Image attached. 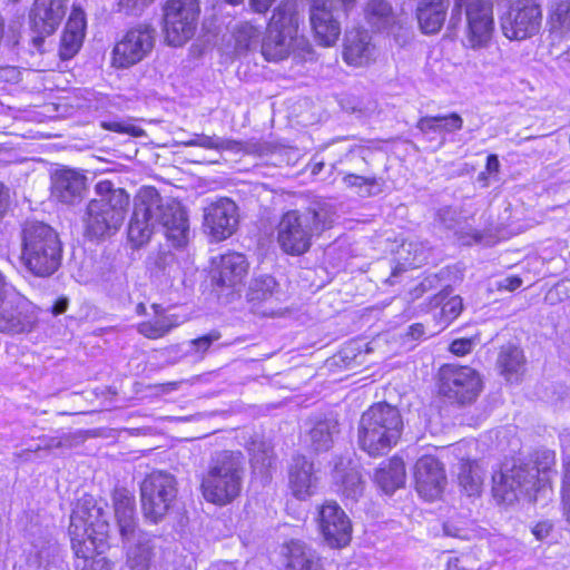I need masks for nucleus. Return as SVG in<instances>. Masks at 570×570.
<instances>
[{"mask_svg": "<svg viewBox=\"0 0 570 570\" xmlns=\"http://www.w3.org/2000/svg\"><path fill=\"white\" fill-rule=\"evenodd\" d=\"M112 503L121 540L129 543L139 533L135 497L126 488H116L112 492Z\"/></svg>", "mask_w": 570, "mask_h": 570, "instance_id": "5701e85b", "label": "nucleus"}, {"mask_svg": "<svg viewBox=\"0 0 570 570\" xmlns=\"http://www.w3.org/2000/svg\"><path fill=\"white\" fill-rule=\"evenodd\" d=\"M62 243L58 233L39 220L26 222L20 230L21 266L37 277L55 274L62 261Z\"/></svg>", "mask_w": 570, "mask_h": 570, "instance_id": "39448f33", "label": "nucleus"}, {"mask_svg": "<svg viewBox=\"0 0 570 570\" xmlns=\"http://www.w3.org/2000/svg\"><path fill=\"white\" fill-rule=\"evenodd\" d=\"M445 570H466V568L462 558L451 557L448 560Z\"/></svg>", "mask_w": 570, "mask_h": 570, "instance_id": "0e129e2a", "label": "nucleus"}, {"mask_svg": "<svg viewBox=\"0 0 570 570\" xmlns=\"http://www.w3.org/2000/svg\"><path fill=\"white\" fill-rule=\"evenodd\" d=\"M365 16L368 23L377 30L386 28L394 19L392 7L385 0H370L366 4Z\"/></svg>", "mask_w": 570, "mask_h": 570, "instance_id": "79ce46f5", "label": "nucleus"}, {"mask_svg": "<svg viewBox=\"0 0 570 570\" xmlns=\"http://www.w3.org/2000/svg\"><path fill=\"white\" fill-rule=\"evenodd\" d=\"M338 434V422L333 417H325L314 423L308 433V446L316 453L328 451Z\"/></svg>", "mask_w": 570, "mask_h": 570, "instance_id": "f704fd0d", "label": "nucleus"}, {"mask_svg": "<svg viewBox=\"0 0 570 570\" xmlns=\"http://www.w3.org/2000/svg\"><path fill=\"white\" fill-rule=\"evenodd\" d=\"M342 155L335 160L332 166L341 174H371L373 170L374 153L371 148L351 144L346 147L338 148Z\"/></svg>", "mask_w": 570, "mask_h": 570, "instance_id": "a878e982", "label": "nucleus"}, {"mask_svg": "<svg viewBox=\"0 0 570 570\" xmlns=\"http://www.w3.org/2000/svg\"><path fill=\"white\" fill-rule=\"evenodd\" d=\"M249 452L252 455L253 465H261L262 468L269 466L273 461L272 449L265 442H256L254 441L249 448Z\"/></svg>", "mask_w": 570, "mask_h": 570, "instance_id": "8fccbe9b", "label": "nucleus"}, {"mask_svg": "<svg viewBox=\"0 0 570 570\" xmlns=\"http://www.w3.org/2000/svg\"><path fill=\"white\" fill-rule=\"evenodd\" d=\"M482 390L479 373L469 367L445 364L439 372L440 394L450 403L465 406L478 399Z\"/></svg>", "mask_w": 570, "mask_h": 570, "instance_id": "f8f14e48", "label": "nucleus"}, {"mask_svg": "<svg viewBox=\"0 0 570 570\" xmlns=\"http://www.w3.org/2000/svg\"><path fill=\"white\" fill-rule=\"evenodd\" d=\"M562 489H564V490L570 489V458L564 462Z\"/></svg>", "mask_w": 570, "mask_h": 570, "instance_id": "774afa93", "label": "nucleus"}, {"mask_svg": "<svg viewBox=\"0 0 570 570\" xmlns=\"http://www.w3.org/2000/svg\"><path fill=\"white\" fill-rule=\"evenodd\" d=\"M147 267L154 278L167 283L175 278L179 272V263L176 255L167 247H160L147 258Z\"/></svg>", "mask_w": 570, "mask_h": 570, "instance_id": "473e14b6", "label": "nucleus"}, {"mask_svg": "<svg viewBox=\"0 0 570 570\" xmlns=\"http://www.w3.org/2000/svg\"><path fill=\"white\" fill-rule=\"evenodd\" d=\"M86 570H112V564L106 558L99 557Z\"/></svg>", "mask_w": 570, "mask_h": 570, "instance_id": "bf43d9fd", "label": "nucleus"}, {"mask_svg": "<svg viewBox=\"0 0 570 570\" xmlns=\"http://www.w3.org/2000/svg\"><path fill=\"white\" fill-rule=\"evenodd\" d=\"M340 16L341 10L334 8L333 2L314 1L311 8L309 20L315 39L320 45L330 47L337 41L341 35Z\"/></svg>", "mask_w": 570, "mask_h": 570, "instance_id": "aec40b11", "label": "nucleus"}, {"mask_svg": "<svg viewBox=\"0 0 570 570\" xmlns=\"http://www.w3.org/2000/svg\"><path fill=\"white\" fill-rule=\"evenodd\" d=\"M177 315H165L154 320L141 322L138 332L149 340H157L167 335L173 328L179 325Z\"/></svg>", "mask_w": 570, "mask_h": 570, "instance_id": "58836bf2", "label": "nucleus"}, {"mask_svg": "<svg viewBox=\"0 0 570 570\" xmlns=\"http://www.w3.org/2000/svg\"><path fill=\"white\" fill-rule=\"evenodd\" d=\"M245 464L240 451L223 450L212 454L200 480L204 499L224 507L238 498L243 489Z\"/></svg>", "mask_w": 570, "mask_h": 570, "instance_id": "423d86ee", "label": "nucleus"}, {"mask_svg": "<svg viewBox=\"0 0 570 570\" xmlns=\"http://www.w3.org/2000/svg\"><path fill=\"white\" fill-rule=\"evenodd\" d=\"M458 479L460 487L468 495H474L479 493L482 484V478L479 473V466L475 462L461 463Z\"/></svg>", "mask_w": 570, "mask_h": 570, "instance_id": "37998d69", "label": "nucleus"}, {"mask_svg": "<svg viewBox=\"0 0 570 570\" xmlns=\"http://www.w3.org/2000/svg\"><path fill=\"white\" fill-rule=\"evenodd\" d=\"M406 472L402 459L393 456L375 470L374 481L385 493H393L405 483Z\"/></svg>", "mask_w": 570, "mask_h": 570, "instance_id": "7c9ffc66", "label": "nucleus"}, {"mask_svg": "<svg viewBox=\"0 0 570 570\" xmlns=\"http://www.w3.org/2000/svg\"><path fill=\"white\" fill-rule=\"evenodd\" d=\"M522 285V279L519 276H508L503 278L499 286L500 288L508 289L510 292L515 291Z\"/></svg>", "mask_w": 570, "mask_h": 570, "instance_id": "4d7b16f0", "label": "nucleus"}, {"mask_svg": "<svg viewBox=\"0 0 570 570\" xmlns=\"http://www.w3.org/2000/svg\"><path fill=\"white\" fill-rule=\"evenodd\" d=\"M85 12L73 8L61 37L59 55L62 60L71 59L81 48L85 38Z\"/></svg>", "mask_w": 570, "mask_h": 570, "instance_id": "cd10ccee", "label": "nucleus"}, {"mask_svg": "<svg viewBox=\"0 0 570 570\" xmlns=\"http://www.w3.org/2000/svg\"><path fill=\"white\" fill-rule=\"evenodd\" d=\"M343 183L348 188H358L361 196H372L381 191V178L375 173L371 174H343Z\"/></svg>", "mask_w": 570, "mask_h": 570, "instance_id": "a19ab883", "label": "nucleus"}, {"mask_svg": "<svg viewBox=\"0 0 570 570\" xmlns=\"http://www.w3.org/2000/svg\"><path fill=\"white\" fill-rule=\"evenodd\" d=\"M402 265L405 268H416L423 265L428 259V250L422 244L415 242H404L397 252Z\"/></svg>", "mask_w": 570, "mask_h": 570, "instance_id": "c03bdc74", "label": "nucleus"}, {"mask_svg": "<svg viewBox=\"0 0 570 570\" xmlns=\"http://www.w3.org/2000/svg\"><path fill=\"white\" fill-rule=\"evenodd\" d=\"M298 18L292 3H282L275 10L261 43V51L268 61L288 57L297 37Z\"/></svg>", "mask_w": 570, "mask_h": 570, "instance_id": "9d476101", "label": "nucleus"}, {"mask_svg": "<svg viewBox=\"0 0 570 570\" xmlns=\"http://www.w3.org/2000/svg\"><path fill=\"white\" fill-rule=\"evenodd\" d=\"M416 129L428 139L434 140L435 137L432 135H442L440 122L436 116H424L421 117L416 124Z\"/></svg>", "mask_w": 570, "mask_h": 570, "instance_id": "603ef678", "label": "nucleus"}, {"mask_svg": "<svg viewBox=\"0 0 570 570\" xmlns=\"http://www.w3.org/2000/svg\"><path fill=\"white\" fill-rule=\"evenodd\" d=\"M278 293V284L272 275H257L252 278L247 298L249 302H265Z\"/></svg>", "mask_w": 570, "mask_h": 570, "instance_id": "4c0bfd02", "label": "nucleus"}, {"mask_svg": "<svg viewBox=\"0 0 570 570\" xmlns=\"http://www.w3.org/2000/svg\"><path fill=\"white\" fill-rule=\"evenodd\" d=\"M249 263L238 252H228L212 258L210 279L220 289L238 291L248 274Z\"/></svg>", "mask_w": 570, "mask_h": 570, "instance_id": "6ab92c4d", "label": "nucleus"}, {"mask_svg": "<svg viewBox=\"0 0 570 570\" xmlns=\"http://www.w3.org/2000/svg\"><path fill=\"white\" fill-rule=\"evenodd\" d=\"M184 146L187 147H202L205 149H213V150H230V151H240L242 142L228 139V138H222L216 135L208 136L205 134H195L194 138L184 141Z\"/></svg>", "mask_w": 570, "mask_h": 570, "instance_id": "ea45409f", "label": "nucleus"}, {"mask_svg": "<svg viewBox=\"0 0 570 570\" xmlns=\"http://www.w3.org/2000/svg\"><path fill=\"white\" fill-rule=\"evenodd\" d=\"M531 463L518 460L510 469L493 475V493L507 504H512L521 498L530 502L537 500V492L543 490L537 480V474L530 470Z\"/></svg>", "mask_w": 570, "mask_h": 570, "instance_id": "9b49d317", "label": "nucleus"}, {"mask_svg": "<svg viewBox=\"0 0 570 570\" xmlns=\"http://www.w3.org/2000/svg\"><path fill=\"white\" fill-rule=\"evenodd\" d=\"M9 205V190L0 183V219L3 217Z\"/></svg>", "mask_w": 570, "mask_h": 570, "instance_id": "052dcab7", "label": "nucleus"}, {"mask_svg": "<svg viewBox=\"0 0 570 570\" xmlns=\"http://www.w3.org/2000/svg\"><path fill=\"white\" fill-rule=\"evenodd\" d=\"M449 294L450 291H442L434 297L435 305H442L441 316L445 325L455 320L463 309L462 298L460 296L450 297L444 302Z\"/></svg>", "mask_w": 570, "mask_h": 570, "instance_id": "de8ad7c7", "label": "nucleus"}, {"mask_svg": "<svg viewBox=\"0 0 570 570\" xmlns=\"http://www.w3.org/2000/svg\"><path fill=\"white\" fill-rule=\"evenodd\" d=\"M68 305H69V301H68L67 297H59L53 303V305L51 307V312H52L53 315L63 314L67 311Z\"/></svg>", "mask_w": 570, "mask_h": 570, "instance_id": "680f3d73", "label": "nucleus"}, {"mask_svg": "<svg viewBox=\"0 0 570 570\" xmlns=\"http://www.w3.org/2000/svg\"><path fill=\"white\" fill-rule=\"evenodd\" d=\"M402 430L403 420L396 406L374 403L361 416L357 443L371 456L384 455L396 445Z\"/></svg>", "mask_w": 570, "mask_h": 570, "instance_id": "0eeeda50", "label": "nucleus"}, {"mask_svg": "<svg viewBox=\"0 0 570 570\" xmlns=\"http://www.w3.org/2000/svg\"><path fill=\"white\" fill-rule=\"evenodd\" d=\"M334 207L327 202H316L305 210H288L277 225V244L292 256L309 250L312 239L332 227Z\"/></svg>", "mask_w": 570, "mask_h": 570, "instance_id": "7ed1b4c3", "label": "nucleus"}, {"mask_svg": "<svg viewBox=\"0 0 570 570\" xmlns=\"http://www.w3.org/2000/svg\"><path fill=\"white\" fill-rule=\"evenodd\" d=\"M96 197L86 205L81 222L83 235L90 240H105L118 233L128 213L130 196L109 180L95 186Z\"/></svg>", "mask_w": 570, "mask_h": 570, "instance_id": "f03ea898", "label": "nucleus"}, {"mask_svg": "<svg viewBox=\"0 0 570 570\" xmlns=\"http://www.w3.org/2000/svg\"><path fill=\"white\" fill-rule=\"evenodd\" d=\"M289 570H322L316 551L301 540H292L286 546Z\"/></svg>", "mask_w": 570, "mask_h": 570, "instance_id": "2f4dec72", "label": "nucleus"}, {"mask_svg": "<svg viewBox=\"0 0 570 570\" xmlns=\"http://www.w3.org/2000/svg\"><path fill=\"white\" fill-rule=\"evenodd\" d=\"M498 363L503 373L515 374L522 367L523 353L514 345L504 346L499 354Z\"/></svg>", "mask_w": 570, "mask_h": 570, "instance_id": "09e8293b", "label": "nucleus"}, {"mask_svg": "<svg viewBox=\"0 0 570 570\" xmlns=\"http://www.w3.org/2000/svg\"><path fill=\"white\" fill-rule=\"evenodd\" d=\"M155 0H118V11L131 17L141 16Z\"/></svg>", "mask_w": 570, "mask_h": 570, "instance_id": "3c124183", "label": "nucleus"}, {"mask_svg": "<svg viewBox=\"0 0 570 570\" xmlns=\"http://www.w3.org/2000/svg\"><path fill=\"white\" fill-rule=\"evenodd\" d=\"M275 0H250V6L254 11L263 13L266 12Z\"/></svg>", "mask_w": 570, "mask_h": 570, "instance_id": "e2e57ef3", "label": "nucleus"}, {"mask_svg": "<svg viewBox=\"0 0 570 570\" xmlns=\"http://www.w3.org/2000/svg\"><path fill=\"white\" fill-rule=\"evenodd\" d=\"M474 341L472 338H458L450 344V351L458 355L463 356L472 351Z\"/></svg>", "mask_w": 570, "mask_h": 570, "instance_id": "5fc2aeb1", "label": "nucleus"}, {"mask_svg": "<svg viewBox=\"0 0 570 570\" xmlns=\"http://www.w3.org/2000/svg\"><path fill=\"white\" fill-rule=\"evenodd\" d=\"M157 228H163L174 247L187 243L189 225L180 203L164 198L154 187H142L134 198L128 239L134 247L147 244Z\"/></svg>", "mask_w": 570, "mask_h": 570, "instance_id": "f257e3e1", "label": "nucleus"}, {"mask_svg": "<svg viewBox=\"0 0 570 570\" xmlns=\"http://www.w3.org/2000/svg\"><path fill=\"white\" fill-rule=\"evenodd\" d=\"M262 28L252 22H242L235 30L237 49L250 50L259 45Z\"/></svg>", "mask_w": 570, "mask_h": 570, "instance_id": "a18cd8bd", "label": "nucleus"}, {"mask_svg": "<svg viewBox=\"0 0 570 570\" xmlns=\"http://www.w3.org/2000/svg\"><path fill=\"white\" fill-rule=\"evenodd\" d=\"M317 481L313 462L304 455H295L288 470V482L293 495L299 500L312 497L316 491Z\"/></svg>", "mask_w": 570, "mask_h": 570, "instance_id": "b1692460", "label": "nucleus"}, {"mask_svg": "<svg viewBox=\"0 0 570 570\" xmlns=\"http://www.w3.org/2000/svg\"><path fill=\"white\" fill-rule=\"evenodd\" d=\"M436 118L440 122L442 134L454 132L462 129L463 127V119L456 112H451L449 115H438Z\"/></svg>", "mask_w": 570, "mask_h": 570, "instance_id": "864d4df0", "label": "nucleus"}, {"mask_svg": "<svg viewBox=\"0 0 570 570\" xmlns=\"http://www.w3.org/2000/svg\"><path fill=\"white\" fill-rule=\"evenodd\" d=\"M220 336L218 331H210L200 337L188 341L187 348L183 352L184 356H190L198 361L203 360L213 343L218 341Z\"/></svg>", "mask_w": 570, "mask_h": 570, "instance_id": "49530a36", "label": "nucleus"}, {"mask_svg": "<svg viewBox=\"0 0 570 570\" xmlns=\"http://www.w3.org/2000/svg\"><path fill=\"white\" fill-rule=\"evenodd\" d=\"M373 50L374 47L366 30L354 29L346 32L343 51L346 63L362 66L371 59Z\"/></svg>", "mask_w": 570, "mask_h": 570, "instance_id": "c756f323", "label": "nucleus"}, {"mask_svg": "<svg viewBox=\"0 0 570 570\" xmlns=\"http://www.w3.org/2000/svg\"><path fill=\"white\" fill-rule=\"evenodd\" d=\"M67 12V0H36L29 19L33 32L40 38L52 35Z\"/></svg>", "mask_w": 570, "mask_h": 570, "instance_id": "4be33fe9", "label": "nucleus"}, {"mask_svg": "<svg viewBox=\"0 0 570 570\" xmlns=\"http://www.w3.org/2000/svg\"><path fill=\"white\" fill-rule=\"evenodd\" d=\"M239 222L238 207L229 198H219L204 208L203 227L214 242L230 237Z\"/></svg>", "mask_w": 570, "mask_h": 570, "instance_id": "a211bd4d", "label": "nucleus"}, {"mask_svg": "<svg viewBox=\"0 0 570 570\" xmlns=\"http://www.w3.org/2000/svg\"><path fill=\"white\" fill-rule=\"evenodd\" d=\"M38 316L33 305L26 297L6 287L0 294V333L17 335L29 333Z\"/></svg>", "mask_w": 570, "mask_h": 570, "instance_id": "dca6fc26", "label": "nucleus"}, {"mask_svg": "<svg viewBox=\"0 0 570 570\" xmlns=\"http://www.w3.org/2000/svg\"><path fill=\"white\" fill-rule=\"evenodd\" d=\"M549 26L553 45L570 40V0H554L552 2Z\"/></svg>", "mask_w": 570, "mask_h": 570, "instance_id": "72a5a7b5", "label": "nucleus"}, {"mask_svg": "<svg viewBox=\"0 0 570 570\" xmlns=\"http://www.w3.org/2000/svg\"><path fill=\"white\" fill-rule=\"evenodd\" d=\"M176 478L166 471H153L140 483V502L144 518L160 522L173 508L177 498Z\"/></svg>", "mask_w": 570, "mask_h": 570, "instance_id": "1a4fd4ad", "label": "nucleus"}, {"mask_svg": "<svg viewBox=\"0 0 570 570\" xmlns=\"http://www.w3.org/2000/svg\"><path fill=\"white\" fill-rule=\"evenodd\" d=\"M18 70L14 67H0V81L9 82L18 79Z\"/></svg>", "mask_w": 570, "mask_h": 570, "instance_id": "13d9d810", "label": "nucleus"}, {"mask_svg": "<svg viewBox=\"0 0 570 570\" xmlns=\"http://www.w3.org/2000/svg\"><path fill=\"white\" fill-rule=\"evenodd\" d=\"M407 335L413 340H419L424 335V326L421 323L412 324L409 327Z\"/></svg>", "mask_w": 570, "mask_h": 570, "instance_id": "69168bd1", "label": "nucleus"}, {"mask_svg": "<svg viewBox=\"0 0 570 570\" xmlns=\"http://www.w3.org/2000/svg\"><path fill=\"white\" fill-rule=\"evenodd\" d=\"M156 29L146 22L129 28L115 45L112 63L117 68H129L144 60L153 50Z\"/></svg>", "mask_w": 570, "mask_h": 570, "instance_id": "2eb2a0df", "label": "nucleus"}, {"mask_svg": "<svg viewBox=\"0 0 570 570\" xmlns=\"http://www.w3.org/2000/svg\"><path fill=\"white\" fill-rule=\"evenodd\" d=\"M108 504L90 494L78 499L71 515L68 533L78 558L87 559L94 551H102L110 533Z\"/></svg>", "mask_w": 570, "mask_h": 570, "instance_id": "20e7f679", "label": "nucleus"}, {"mask_svg": "<svg viewBox=\"0 0 570 570\" xmlns=\"http://www.w3.org/2000/svg\"><path fill=\"white\" fill-rule=\"evenodd\" d=\"M562 503H563V511L564 515L567 518V521L570 522V489L564 490L562 489Z\"/></svg>", "mask_w": 570, "mask_h": 570, "instance_id": "338daca9", "label": "nucleus"}, {"mask_svg": "<svg viewBox=\"0 0 570 570\" xmlns=\"http://www.w3.org/2000/svg\"><path fill=\"white\" fill-rule=\"evenodd\" d=\"M318 529L331 548L346 547L352 539V522L335 501H326L318 510Z\"/></svg>", "mask_w": 570, "mask_h": 570, "instance_id": "f3484780", "label": "nucleus"}, {"mask_svg": "<svg viewBox=\"0 0 570 570\" xmlns=\"http://www.w3.org/2000/svg\"><path fill=\"white\" fill-rule=\"evenodd\" d=\"M132 544L127 548V566L131 570H148L154 557V546L149 538L137 533Z\"/></svg>", "mask_w": 570, "mask_h": 570, "instance_id": "c9c22d12", "label": "nucleus"}, {"mask_svg": "<svg viewBox=\"0 0 570 570\" xmlns=\"http://www.w3.org/2000/svg\"><path fill=\"white\" fill-rule=\"evenodd\" d=\"M450 0H420L415 16L420 29L425 35L438 33L443 27Z\"/></svg>", "mask_w": 570, "mask_h": 570, "instance_id": "c85d7f7f", "label": "nucleus"}, {"mask_svg": "<svg viewBox=\"0 0 570 570\" xmlns=\"http://www.w3.org/2000/svg\"><path fill=\"white\" fill-rule=\"evenodd\" d=\"M333 479L337 485V491L346 501V505L348 502H357L358 498L362 497L364 490L362 475L350 460L341 458L335 462Z\"/></svg>", "mask_w": 570, "mask_h": 570, "instance_id": "bb28decb", "label": "nucleus"}, {"mask_svg": "<svg viewBox=\"0 0 570 570\" xmlns=\"http://www.w3.org/2000/svg\"><path fill=\"white\" fill-rule=\"evenodd\" d=\"M464 11L466 20L465 46L471 49L488 47L494 30L493 7L490 0H453L449 28L456 29Z\"/></svg>", "mask_w": 570, "mask_h": 570, "instance_id": "6e6552de", "label": "nucleus"}, {"mask_svg": "<svg viewBox=\"0 0 570 570\" xmlns=\"http://www.w3.org/2000/svg\"><path fill=\"white\" fill-rule=\"evenodd\" d=\"M86 190V177L72 169H61L52 176L51 195L62 204L79 203Z\"/></svg>", "mask_w": 570, "mask_h": 570, "instance_id": "393cba45", "label": "nucleus"}, {"mask_svg": "<svg viewBox=\"0 0 570 570\" xmlns=\"http://www.w3.org/2000/svg\"><path fill=\"white\" fill-rule=\"evenodd\" d=\"M525 462L531 463L530 470H532L533 473L537 474L535 478L539 482V485H541L542 489H544L547 485H549L551 475L557 473L552 469L556 464V454L553 451H550V450L537 451Z\"/></svg>", "mask_w": 570, "mask_h": 570, "instance_id": "e433bc0d", "label": "nucleus"}, {"mask_svg": "<svg viewBox=\"0 0 570 570\" xmlns=\"http://www.w3.org/2000/svg\"><path fill=\"white\" fill-rule=\"evenodd\" d=\"M542 19V9L534 0H518L500 17V27L509 40L523 41L540 32Z\"/></svg>", "mask_w": 570, "mask_h": 570, "instance_id": "ddd939ff", "label": "nucleus"}, {"mask_svg": "<svg viewBox=\"0 0 570 570\" xmlns=\"http://www.w3.org/2000/svg\"><path fill=\"white\" fill-rule=\"evenodd\" d=\"M553 525L551 522L542 521L534 525V528L532 529V533L538 540H543L550 534Z\"/></svg>", "mask_w": 570, "mask_h": 570, "instance_id": "6e6d98bb", "label": "nucleus"}, {"mask_svg": "<svg viewBox=\"0 0 570 570\" xmlns=\"http://www.w3.org/2000/svg\"><path fill=\"white\" fill-rule=\"evenodd\" d=\"M199 13L198 0H167L164 22L168 43L178 47L189 40L196 31Z\"/></svg>", "mask_w": 570, "mask_h": 570, "instance_id": "4468645a", "label": "nucleus"}, {"mask_svg": "<svg viewBox=\"0 0 570 570\" xmlns=\"http://www.w3.org/2000/svg\"><path fill=\"white\" fill-rule=\"evenodd\" d=\"M414 480L417 493L426 500H434L445 484L443 465L436 458L424 455L414 465Z\"/></svg>", "mask_w": 570, "mask_h": 570, "instance_id": "412c9836", "label": "nucleus"}]
</instances>
